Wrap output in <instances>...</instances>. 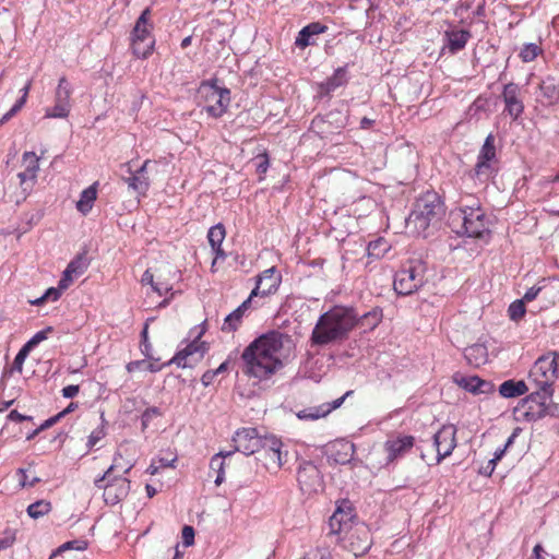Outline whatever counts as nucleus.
Returning <instances> with one entry per match:
<instances>
[{
  "mask_svg": "<svg viewBox=\"0 0 559 559\" xmlns=\"http://www.w3.org/2000/svg\"><path fill=\"white\" fill-rule=\"evenodd\" d=\"M176 461H177V456L176 455H174L170 459L159 457L158 460H156V462L158 463L160 468L174 467V463Z\"/></svg>",
  "mask_w": 559,
  "mask_h": 559,
  "instance_id": "obj_62",
  "label": "nucleus"
},
{
  "mask_svg": "<svg viewBox=\"0 0 559 559\" xmlns=\"http://www.w3.org/2000/svg\"><path fill=\"white\" fill-rule=\"evenodd\" d=\"M251 306V299L247 298L237 309H235L231 313H229L224 321L222 330L224 332H234L239 326L243 313Z\"/></svg>",
  "mask_w": 559,
  "mask_h": 559,
  "instance_id": "obj_33",
  "label": "nucleus"
},
{
  "mask_svg": "<svg viewBox=\"0 0 559 559\" xmlns=\"http://www.w3.org/2000/svg\"><path fill=\"white\" fill-rule=\"evenodd\" d=\"M496 468V460H489L486 466H484L480 473L490 476Z\"/></svg>",
  "mask_w": 559,
  "mask_h": 559,
  "instance_id": "obj_64",
  "label": "nucleus"
},
{
  "mask_svg": "<svg viewBox=\"0 0 559 559\" xmlns=\"http://www.w3.org/2000/svg\"><path fill=\"white\" fill-rule=\"evenodd\" d=\"M97 187L98 182L96 181L81 192L80 199L76 202V210L81 214L86 215L93 209L94 202L97 199Z\"/></svg>",
  "mask_w": 559,
  "mask_h": 559,
  "instance_id": "obj_32",
  "label": "nucleus"
},
{
  "mask_svg": "<svg viewBox=\"0 0 559 559\" xmlns=\"http://www.w3.org/2000/svg\"><path fill=\"white\" fill-rule=\"evenodd\" d=\"M140 348H141L142 354L146 358L152 359V355H151L152 345L148 341V323L147 322L144 324V328L141 332Z\"/></svg>",
  "mask_w": 559,
  "mask_h": 559,
  "instance_id": "obj_47",
  "label": "nucleus"
},
{
  "mask_svg": "<svg viewBox=\"0 0 559 559\" xmlns=\"http://www.w3.org/2000/svg\"><path fill=\"white\" fill-rule=\"evenodd\" d=\"M259 163L257 165V171L260 175H264L269 168V157L266 154H262L258 156Z\"/></svg>",
  "mask_w": 559,
  "mask_h": 559,
  "instance_id": "obj_58",
  "label": "nucleus"
},
{
  "mask_svg": "<svg viewBox=\"0 0 559 559\" xmlns=\"http://www.w3.org/2000/svg\"><path fill=\"white\" fill-rule=\"evenodd\" d=\"M226 237V229L222 223L212 226L207 231V241L212 248L214 259L211 264V271L216 272V264L219 260L227 258L226 252L222 248V243Z\"/></svg>",
  "mask_w": 559,
  "mask_h": 559,
  "instance_id": "obj_21",
  "label": "nucleus"
},
{
  "mask_svg": "<svg viewBox=\"0 0 559 559\" xmlns=\"http://www.w3.org/2000/svg\"><path fill=\"white\" fill-rule=\"evenodd\" d=\"M456 447V428L454 425H443L433 436L435 453L420 447V457L428 464H439L450 456Z\"/></svg>",
  "mask_w": 559,
  "mask_h": 559,
  "instance_id": "obj_7",
  "label": "nucleus"
},
{
  "mask_svg": "<svg viewBox=\"0 0 559 559\" xmlns=\"http://www.w3.org/2000/svg\"><path fill=\"white\" fill-rule=\"evenodd\" d=\"M15 539L16 538L14 533H5V535L0 538V551L13 546Z\"/></svg>",
  "mask_w": 559,
  "mask_h": 559,
  "instance_id": "obj_56",
  "label": "nucleus"
},
{
  "mask_svg": "<svg viewBox=\"0 0 559 559\" xmlns=\"http://www.w3.org/2000/svg\"><path fill=\"white\" fill-rule=\"evenodd\" d=\"M337 543L355 557L364 556L372 546L371 531L365 523L356 522V526L337 539Z\"/></svg>",
  "mask_w": 559,
  "mask_h": 559,
  "instance_id": "obj_11",
  "label": "nucleus"
},
{
  "mask_svg": "<svg viewBox=\"0 0 559 559\" xmlns=\"http://www.w3.org/2000/svg\"><path fill=\"white\" fill-rule=\"evenodd\" d=\"M497 160L495 136L490 133L486 136L478 153L477 163L473 170V177H476L481 181L488 180L495 171L493 164H496Z\"/></svg>",
  "mask_w": 559,
  "mask_h": 559,
  "instance_id": "obj_13",
  "label": "nucleus"
},
{
  "mask_svg": "<svg viewBox=\"0 0 559 559\" xmlns=\"http://www.w3.org/2000/svg\"><path fill=\"white\" fill-rule=\"evenodd\" d=\"M443 215V206L436 193H427L420 197L407 218V227L418 236L427 237L429 226L437 224Z\"/></svg>",
  "mask_w": 559,
  "mask_h": 559,
  "instance_id": "obj_4",
  "label": "nucleus"
},
{
  "mask_svg": "<svg viewBox=\"0 0 559 559\" xmlns=\"http://www.w3.org/2000/svg\"><path fill=\"white\" fill-rule=\"evenodd\" d=\"M233 453V451L225 453L219 452L211 459L210 468L211 471L216 473V477L214 480L216 486H219L225 480V459L227 456H230Z\"/></svg>",
  "mask_w": 559,
  "mask_h": 559,
  "instance_id": "obj_35",
  "label": "nucleus"
},
{
  "mask_svg": "<svg viewBox=\"0 0 559 559\" xmlns=\"http://www.w3.org/2000/svg\"><path fill=\"white\" fill-rule=\"evenodd\" d=\"M295 343L292 336L280 331L262 334L242 352L243 372L259 381L278 372L293 356Z\"/></svg>",
  "mask_w": 559,
  "mask_h": 559,
  "instance_id": "obj_1",
  "label": "nucleus"
},
{
  "mask_svg": "<svg viewBox=\"0 0 559 559\" xmlns=\"http://www.w3.org/2000/svg\"><path fill=\"white\" fill-rule=\"evenodd\" d=\"M542 53V47L537 44L532 43L523 46L519 53V57L523 62H532Z\"/></svg>",
  "mask_w": 559,
  "mask_h": 559,
  "instance_id": "obj_40",
  "label": "nucleus"
},
{
  "mask_svg": "<svg viewBox=\"0 0 559 559\" xmlns=\"http://www.w3.org/2000/svg\"><path fill=\"white\" fill-rule=\"evenodd\" d=\"M424 264L418 260H409L396 272L394 289L399 295H411L424 284Z\"/></svg>",
  "mask_w": 559,
  "mask_h": 559,
  "instance_id": "obj_10",
  "label": "nucleus"
},
{
  "mask_svg": "<svg viewBox=\"0 0 559 559\" xmlns=\"http://www.w3.org/2000/svg\"><path fill=\"white\" fill-rule=\"evenodd\" d=\"M544 552H545V550H544L543 546L540 544H537L534 547L533 554L528 559H545V557L543 556Z\"/></svg>",
  "mask_w": 559,
  "mask_h": 559,
  "instance_id": "obj_63",
  "label": "nucleus"
},
{
  "mask_svg": "<svg viewBox=\"0 0 559 559\" xmlns=\"http://www.w3.org/2000/svg\"><path fill=\"white\" fill-rule=\"evenodd\" d=\"M88 261L85 253L78 254L70 261L67 269L63 271L61 280L59 281V288L67 289L73 283L74 278L84 274L88 267Z\"/></svg>",
  "mask_w": 559,
  "mask_h": 559,
  "instance_id": "obj_22",
  "label": "nucleus"
},
{
  "mask_svg": "<svg viewBox=\"0 0 559 559\" xmlns=\"http://www.w3.org/2000/svg\"><path fill=\"white\" fill-rule=\"evenodd\" d=\"M357 520L354 508L349 501H342L329 520L330 535L343 537L353 526H356Z\"/></svg>",
  "mask_w": 559,
  "mask_h": 559,
  "instance_id": "obj_14",
  "label": "nucleus"
},
{
  "mask_svg": "<svg viewBox=\"0 0 559 559\" xmlns=\"http://www.w3.org/2000/svg\"><path fill=\"white\" fill-rule=\"evenodd\" d=\"M526 313L525 302L524 300L518 299L513 301L508 308L509 318L514 321H521Z\"/></svg>",
  "mask_w": 559,
  "mask_h": 559,
  "instance_id": "obj_43",
  "label": "nucleus"
},
{
  "mask_svg": "<svg viewBox=\"0 0 559 559\" xmlns=\"http://www.w3.org/2000/svg\"><path fill=\"white\" fill-rule=\"evenodd\" d=\"M282 282V276L275 266L264 270L257 276L255 286L248 298L253 300L255 297H267L277 292Z\"/></svg>",
  "mask_w": 559,
  "mask_h": 559,
  "instance_id": "obj_18",
  "label": "nucleus"
},
{
  "mask_svg": "<svg viewBox=\"0 0 559 559\" xmlns=\"http://www.w3.org/2000/svg\"><path fill=\"white\" fill-rule=\"evenodd\" d=\"M70 111H71V108L62 105V104H57L55 103L52 107H48L45 109V118L47 119H50V118H61V119H64V118H68L69 115H70Z\"/></svg>",
  "mask_w": 559,
  "mask_h": 559,
  "instance_id": "obj_46",
  "label": "nucleus"
},
{
  "mask_svg": "<svg viewBox=\"0 0 559 559\" xmlns=\"http://www.w3.org/2000/svg\"><path fill=\"white\" fill-rule=\"evenodd\" d=\"M354 393V391L349 390L347 391L343 396L334 400L332 403H326V404H322V407L324 409V413L326 415H329L332 411L338 408L343 403L344 401L350 396L352 394Z\"/></svg>",
  "mask_w": 559,
  "mask_h": 559,
  "instance_id": "obj_50",
  "label": "nucleus"
},
{
  "mask_svg": "<svg viewBox=\"0 0 559 559\" xmlns=\"http://www.w3.org/2000/svg\"><path fill=\"white\" fill-rule=\"evenodd\" d=\"M415 445V438L409 435H392L383 444L385 454V464L394 463L396 460L403 457Z\"/></svg>",
  "mask_w": 559,
  "mask_h": 559,
  "instance_id": "obj_17",
  "label": "nucleus"
},
{
  "mask_svg": "<svg viewBox=\"0 0 559 559\" xmlns=\"http://www.w3.org/2000/svg\"><path fill=\"white\" fill-rule=\"evenodd\" d=\"M52 510L51 503L48 500H38L34 503H31L27 507V514L32 519H39L46 514H48Z\"/></svg>",
  "mask_w": 559,
  "mask_h": 559,
  "instance_id": "obj_37",
  "label": "nucleus"
},
{
  "mask_svg": "<svg viewBox=\"0 0 559 559\" xmlns=\"http://www.w3.org/2000/svg\"><path fill=\"white\" fill-rule=\"evenodd\" d=\"M528 390V385L523 380H507L500 384L499 394L506 399H513L524 395Z\"/></svg>",
  "mask_w": 559,
  "mask_h": 559,
  "instance_id": "obj_31",
  "label": "nucleus"
},
{
  "mask_svg": "<svg viewBox=\"0 0 559 559\" xmlns=\"http://www.w3.org/2000/svg\"><path fill=\"white\" fill-rule=\"evenodd\" d=\"M217 376V371L207 370L202 374L201 382L204 386H209L213 384L215 377Z\"/></svg>",
  "mask_w": 559,
  "mask_h": 559,
  "instance_id": "obj_60",
  "label": "nucleus"
},
{
  "mask_svg": "<svg viewBox=\"0 0 559 559\" xmlns=\"http://www.w3.org/2000/svg\"><path fill=\"white\" fill-rule=\"evenodd\" d=\"M141 283L142 285H151L153 288L155 283V275L150 270H146L142 275Z\"/></svg>",
  "mask_w": 559,
  "mask_h": 559,
  "instance_id": "obj_61",
  "label": "nucleus"
},
{
  "mask_svg": "<svg viewBox=\"0 0 559 559\" xmlns=\"http://www.w3.org/2000/svg\"><path fill=\"white\" fill-rule=\"evenodd\" d=\"M87 548V542L85 540H71L67 542L63 545L59 547V551H64L69 549H75V550H85Z\"/></svg>",
  "mask_w": 559,
  "mask_h": 559,
  "instance_id": "obj_54",
  "label": "nucleus"
},
{
  "mask_svg": "<svg viewBox=\"0 0 559 559\" xmlns=\"http://www.w3.org/2000/svg\"><path fill=\"white\" fill-rule=\"evenodd\" d=\"M61 392H62L63 397L72 399L79 394L80 386L76 384H70V385L64 386Z\"/></svg>",
  "mask_w": 559,
  "mask_h": 559,
  "instance_id": "obj_59",
  "label": "nucleus"
},
{
  "mask_svg": "<svg viewBox=\"0 0 559 559\" xmlns=\"http://www.w3.org/2000/svg\"><path fill=\"white\" fill-rule=\"evenodd\" d=\"M297 481L302 492L311 495L322 487V476L312 462L304 461L297 468Z\"/></svg>",
  "mask_w": 559,
  "mask_h": 559,
  "instance_id": "obj_19",
  "label": "nucleus"
},
{
  "mask_svg": "<svg viewBox=\"0 0 559 559\" xmlns=\"http://www.w3.org/2000/svg\"><path fill=\"white\" fill-rule=\"evenodd\" d=\"M381 311L372 310L365 313L359 319L357 318V324H360L361 326H365L369 330H373L381 322Z\"/></svg>",
  "mask_w": 559,
  "mask_h": 559,
  "instance_id": "obj_39",
  "label": "nucleus"
},
{
  "mask_svg": "<svg viewBox=\"0 0 559 559\" xmlns=\"http://www.w3.org/2000/svg\"><path fill=\"white\" fill-rule=\"evenodd\" d=\"M515 436H516L515 433H512V435L508 438V440H507V442H506V444H504L503 449H499V450H497V451L495 452V456H493L491 460H496V463H497L498 461H500V460L502 459V456L504 455L506 450H507V449H508V448L513 443V441H514V439H515Z\"/></svg>",
  "mask_w": 559,
  "mask_h": 559,
  "instance_id": "obj_57",
  "label": "nucleus"
},
{
  "mask_svg": "<svg viewBox=\"0 0 559 559\" xmlns=\"http://www.w3.org/2000/svg\"><path fill=\"white\" fill-rule=\"evenodd\" d=\"M173 289V285L168 282H165L160 278V276H157L154 283L153 290L156 292L159 296H163L167 294L169 290Z\"/></svg>",
  "mask_w": 559,
  "mask_h": 559,
  "instance_id": "obj_52",
  "label": "nucleus"
},
{
  "mask_svg": "<svg viewBox=\"0 0 559 559\" xmlns=\"http://www.w3.org/2000/svg\"><path fill=\"white\" fill-rule=\"evenodd\" d=\"M283 442L274 436H264V442L257 453L259 461L270 473H277L287 461V451H283Z\"/></svg>",
  "mask_w": 559,
  "mask_h": 559,
  "instance_id": "obj_12",
  "label": "nucleus"
},
{
  "mask_svg": "<svg viewBox=\"0 0 559 559\" xmlns=\"http://www.w3.org/2000/svg\"><path fill=\"white\" fill-rule=\"evenodd\" d=\"M324 416H326V414L324 413L322 405L313 409H304L298 413V417L300 419L316 420Z\"/></svg>",
  "mask_w": 559,
  "mask_h": 559,
  "instance_id": "obj_48",
  "label": "nucleus"
},
{
  "mask_svg": "<svg viewBox=\"0 0 559 559\" xmlns=\"http://www.w3.org/2000/svg\"><path fill=\"white\" fill-rule=\"evenodd\" d=\"M471 37L472 34L467 29L452 28L444 33L447 47L451 53H456L457 51L464 49Z\"/></svg>",
  "mask_w": 559,
  "mask_h": 559,
  "instance_id": "obj_27",
  "label": "nucleus"
},
{
  "mask_svg": "<svg viewBox=\"0 0 559 559\" xmlns=\"http://www.w3.org/2000/svg\"><path fill=\"white\" fill-rule=\"evenodd\" d=\"M73 88L66 76H61L55 91V103L71 108Z\"/></svg>",
  "mask_w": 559,
  "mask_h": 559,
  "instance_id": "obj_34",
  "label": "nucleus"
},
{
  "mask_svg": "<svg viewBox=\"0 0 559 559\" xmlns=\"http://www.w3.org/2000/svg\"><path fill=\"white\" fill-rule=\"evenodd\" d=\"M455 382L473 394H491L495 392V384L478 376H461L455 378Z\"/></svg>",
  "mask_w": 559,
  "mask_h": 559,
  "instance_id": "obj_24",
  "label": "nucleus"
},
{
  "mask_svg": "<svg viewBox=\"0 0 559 559\" xmlns=\"http://www.w3.org/2000/svg\"><path fill=\"white\" fill-rule=\"evenodd\" d=\"M550 283L551 281L549 278L540 280L537 285L527 289L521 300H524V302L533 301L544 289L548 288Z\"/></svg>",
  "mask_w": 559,
  "mask_h": 559,
  "instance_id": "obj_45",
  "label": "nucleus"
},
{
  "mask_svg": "<svg viewBox=\"0 0 559 559\" xmlns=\"http://www.w3.org/2000/svg\"><path fill=\"white\" fill-rule=\"evenodd\" d=\"M328 459L336 464L349 463L355 454V445L347 440H335L326 450Z\"/></svg>",
  "mask_w": 559,
  "mask_h": 559,
  "instance_id": "obj_23",
  "label": "nucleus"
},
{
  "mask_svg": "<svg viewBox=\"0 0 559 559\" xmlns=\"http://www.w3.org/2000/svg\"><path fill=\"white\" fill-rule=\"evenodd\" d=\"M464 357L468 365L478 368L488 361V349L484 344H473L465 348Z\"/></svg>",
  "mask_w": 559,
  "mask_h": 559,
  "instance_id": "obj_28",
  "label": "nucleus"
},
{
  "mask_svg": "<svg viewBox=\"0 0 559 559\" xmlns=\"http://www.w3.org/2000/svg\"><path fill=\"white\" fill-rule=\"evenodd\" d=\"M539 91L544 98L547 100V105H556L559 103V79L554 76H547L539 84Z\"/></svg>",
  "mask_w": 559,
  "mask_h": 559,
  "instance_id": "obj_30",
  "label": "nucleus"
},
{
  "mask_svg": "<svg viewBox=\"0 0 559 559\" xmlns=\"http://www.w3.org/2000/svg\"><path fill=\"white\" fill-rule=\"evenodd\" d=\"M32 82L28 81L26 85L21 90L22 96L21 98L13 105V107L2 117L1 122L7 121L11 117H13L17 111L22 109V107L25 105L28 93L31 90Z\"/></svg>",
  "mask_w": 559,
  "mask_h": 559,
  "instance_id": "obj_41",
  "label": "nucleus"
},
{
  "mask_svg": "<svg viewBox=\"0 0 559 559\" xmlns=\"http://www.w3.org/2000/svg\"><path fill=\"white\" fill-rule=\"evenodd\" d=\"M31 350L32 349L29 347H27L26 344H24V346L20 349V352L17 353V355L14 358L13 366L15 369H17L19 371H22L23 362Z\"/></svg>",
  "mask_w": 559,
  "mask_h": 559,
  "instance_id": "obj_53",
  "label": "nucleus"
},
{
  "mask_svg": "<svg viewBox=\"0 0 559 559\" xmlns=\"http://www.w3.org/2000/svg\"><path fill=\"white\" fill-rule=\"evenodd\" d=\"M206 350L205 343L197 338L179 350L166 365L174 364L179 368H193L203 359Z\"/></svg>",
  "mask_w": 559,
  "mask_h": 559,
  "instance_id": "obj_16",
  "label": "nucleus"
},
{
  "mask_svg": "<svg viewBox=\"0 0 559 559\" xmlns=\"http://www.w3.org/2000/svg\"><path fill=\"white\" fill-rule=\"evenodd\" d=\"M60 288H49L40 298L34 300L32 304L33 305H41L44 304L46 300H52V301H56L60 298Z\"/></svg>",
  "mask_w": 559,
  "mask_h": 559,
  "instance_id": "obj_49",
  "label": "nucleus"
},
{
  "mask_svg": "<svg viewBox=\"0 0 559 559\" xmlns=\"http://www.w3.org/2000/svg\"><path fill=\"white\" fill-rule=\"evenodd\" d=\"M199 105L213 118H221L230 104V91L216 81H204L198 90Z\"/></svg>",
  "mask_w": 559,
  "mask_h": 559,
  "instance_id": "obj_5",
  "label": "nucleus"
},
{
  "mask_svg": "<svg viewBox=\"0 0 559 559\" xmlns=\"http://www.w3.org/2000/svg\"><path fill=\"white\" fill-rule=\"evenodd\" d=\"M16 475L22 487H34L40 481V479L34 475L31 466L28 468H20Z\"/></svg>",
  "mask_w": 559,
  "mask_h": 559,
  "instance_id": "obj_42",
  "label": "nucleus"
},
{
  "mask_svg": "<svg viewBox=\"0 0 559 559\" xmlns=\"http://www.w3.org/2000/svg\"><path fill=\"white\" fill-rule=\"evenodd\" d=\"M182 538L186 546H190L194 542V530L190 525H185L182 528Z\"/></svg>",
  "mask_w": 559,
  "mask_h": 559,
  "instance_id": "obj_55",
  "label": "nucleus"
},
{
  "mask_svg": "<svg viewBox=\"0 0 559 559\" xmlns=\"http://www.w3.org/2000/svg\"><path fill=\"white\" fill-rule=\"evenodd\" d=\"M357 325V313L353 308L335 306L318 319L310 336L312 345L324 346L345 340Z\"/></svg>",
  "mask_w": 559,
  "mask_h": 559,
  "instance_id": "obj_2",
  "label": "nucleus"
},
{
  "mask_svg": "<svg viewBox=\"0 0 559 559\" xmlns=\"http://www.w3.org/2000/svg\"><path fill=\"white\" fill-rule=\"evenodd\" d=\"M500 98L503 102V114L513 121L518 120L524 112V99L519 84L510 82L503 85Z\"/></svg>",
  "mask_w": 559,
  "mask_h": 559,
  "instance_id": "obj_15",
  "label": "nucleus"
},
{
  "mask_svg": "<svg viewBox=\"0 0 559 559\" xmlns=\"http://www.w3.org/2000/svg\"><path fill=\"white\" fill-rule=\"evenodd\" d=\"M452 215H456L462 221V227L468 237L486 241L490 238L489 219L478 204L476 206L461 207L457 213Z\"/></svg>",
  "mask_w": 559,
  "mask_h": 559,
  "instance_id": "obj_8",
  "label": "nucleus"
},
{
  "mask_svg": "<svg viewBox=\"0 0 559 559\" xmlns=\"http://www.w3.org/2000/svg\"><path fill=\"white\" fill-rule=\"evenodd\" d=\"M233 442L235 451L241 452L245 455H251L260 450L261 444L264 442V437L259 435L257 428L245 427L235 432Z\"/></svg>",
  "mask_w": 559,
  "mask_h": 559,
  "instance_id": "obj_20",
  "label": "nucleus"
},
{
  "mask_svg": "<svg viewBox=\"0 0 559 559\" xmlns=\"http://www.w3.org/2000/svg\"><path fill=\"white\" fill-rule=\"evenodd\" d=\"M150 19L151 10L146 8L136 20L131 34L132 51L138 58H147L154 49L155 39L152 35L153 25Z\"/></svg>",
  "mask_w": 559,
  "mask_h": 559,
  "instance_id": "obj_9",
  "label": "nucleus"
},
{
  "mask_svg": "<svg viewBox=\"0 0 559 559\" xmlns=\"http://www.w3.org/2000/svg\"><path fill=\"white\" fill-rule=\"evenodd\" d=\"M119 459H121V455H116L114 463L105 474L100 478L95 479V486L104 490V500L110 506H115L126 498L130 489V481L127 478L121 476L111 478L115 468L119 466Z\"/></svg>",
  "mask_w": 559,
  "mask_h": 559,
  "instance_id": "obj_6",
  "label": "nucleus"
},
{
  "mask_svg": "<svg viewBox=\"0 0 559 559\" xmlns=\"http://www.w3.org/2000/svg\"><path fill=\"white\" fill-rule=\"evenodd\" d=\"M390 245L384 238H378L373 241H370L367 251L369 257H373L376 259L383 258L388 251L390 250Z\"/></svg>",
  "mask_w": 559,
  "mask_h": 559,
  "instance_id": "obj_36",
  "label": "nucleus"
},
{
  "mask_svg": "<svg viewBox=\"0 0 559 559\" xmlns=\"http://www.w3.org/2000/svg\"><path fill=\"white\" fill-rule=\"evenodd\" d=\"M126 182L128 183L129 188H131L139 194H145L150 187L148 179L144 176H139L136 174L127 178Z\"/></svg>",
  "mask_w": 559,
  "mask_h": 559,
  "instance_id": "obj_38",
  "label": "nucleus"
},
{
  "mask_svg": "<svg viewBox=\"0 0 559 559\" xmlns=\"http://www.w3.org/2000/svg\"><path fill=\"white\" fill-rule=\"evenodd\" d=\"M326 31V25H323L320 22H312L301 28L296 37L295 45L302 49L308 46H312L316 44L314 36L323 34Z\"/></svg>",
  "mask_w": 559,
  "mask_h": 559,
  "instance_id": "obj_26",
  "label": "nucleus"
},
{
  "mask_svg": "<svg viewBox=\"0 0 559 559\" xmlns=\"http://www.w3.org/2000/svg\"><path fill=\"white\" fill-rule=\"evenodd\" d=\"M52 332V328H47L46 330L37 332L27 343V347L33 349L35 346H37L40 342L45 341L48 336V333Z\"/></svg>",
  "mask_w": 559,
  "mask_h": 559,
  "instance_id": "obj_51",
  "label": "nucleus"
},
{
  "mask_svg": "<svg viewBox=\"0 0 559 559\" xmlns=\"http://www.w3.org/2000/svg\"><path fill=\"white\" fill-rule=\"evenodd\" d=\"M558 365L559 354L555 350H550L537 358L528 374V380L535 388L534 393L531 395L532 397L536 396L545 402L552 396V386L559 377Z\"/></svg>",
  "mask_w": 559,
  "mask_h": 559,
  "instance_id": "obj_3",
  "label": "nucleus"
},
{
  "mask_svg": "<svg viewBox=\"0 0 559 559\" xmlns=\"http://www.w3.org/2000/svg\"><path fill=\"white\" fill-rule=\"evenodd\" d=\"M347 83V70L346 67L337 68L334 73L320 84V92L322 94H330L336 88Z\"/></svg>",
  "mask_w": 559,
  "mask_h": 559,
  "instance_id": "obj_29",
  "label": "nucleus"
},
{
  "mask_svg": "<svg viewBox=\"0 0 559 559\" xmlns=\"http://www.w3.org/2000/svg\"><path fill=\"white\" fill-rule=\"evenodd\" d=\"M100 419H102V424L99 426H97L91 433L90 436L87 437V442H86V447L91 450L93 449L94 447H96L98 444V442L100 440H103L106 435H107V431H106V428H105V425H104V418H103V415L100 416Z\"/></svg>",
  "mask_w": 559,
  "mask_h": 559,
  "instance_id": "obj_44",
  "label": "nucleus"
},
{
  "mask_svg": "<svg viewBox=\"0 0 559 559\" xmlns=\"http://www.w3.org/2000/svg\"><path fill=\"white\" fill-rule=\"evenodd\" d=\"M40 157L35 152H24L22 155V167L23 171L19 173L17 177L21 185H25L28 181L32 186L36 182L37 174L39 170Z\"/></svg>",
  "mask_w": 559,
  "mask_h": 559,
  "instance_id": "obj_25",
  "label": "nucleus"
}]
</instances>
